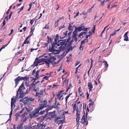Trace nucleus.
Wrapping results in <instances>:
<instances>
[{
	"label": "nucleus",
	"mask_w": 129,
	"mask_h": 129,
	"mask_svg": "<svg viewBox=\"0 0 129 129\" xmlns=\"http://www.w3.org/2000/svg\"><path fill=\"white\" fill-rule=\"evenodd\" d=\"M25 84V85L24 86V83H23L19 86L17 92L16 98L18 97L19 92L20 94L19 97L20 98H23L26 94L28 93L30 91L31 88V86L26 83Z\"/></svg>",
	"instance_id": "nucleus-1"
},
{
	"label": "nucleus",
	"mask_w": 129,
	"mask_h": 129,
	"mask_svg": "<svg viewBox=\"0 0 129 129\" xmlns=\"http://www.w3.org/2000/svg\"><path fill=\"white\" fill-rule=\"evenodd\" d=\"M70 39H64L62 40H60L58 41L57 44H55V46H57V48L56 49H57L59 52L58 53L60 52V51L61 50H63L66 46L68 43Z\"/></svg>",
	"instance_id": "nucleus-2"
},
{
	"label": "nucleus",
	"mask_w": 129,
	"mask_h": 129,
	"mask_svg": "<svg viewBox=\"0 0 129 129\" xmlns=\"http://www.w3.org/2000/svg\"><path fill=\"white\" fill-rule=\"evenodd\" d=\"M58 39L55 38H54V42L53 43H52V47H51V46L49 47V50L50 52L53 53L54 54H57L58 52H59V51L57 49H56L57 48V46H55V44H57L58 42L57 43V41Z\"/></svg>",
	"instance_id": "nucleus-3"
},
{
	"label": "nucleus",
	"mask_w": 129,
	"mask_h": 129,
	"mask_svg": "<svg viewBox=\"0 0 129 129\" xmlns=\"http://www.w3.org/2000/svg\"><path fill=\"white\" fill-rule=\"evenodd\" d=\"M72 106L73 108V112H74L75 110L76 111L77 114L76 116L77 117L76 118V122H79V121L80 119V112L79 110L78 107H76V104H72Z\"/></svg>",
	"instance_id": "nucleus-4"
},
{
	"label": "nucleus",
	"mask_w": 129,
	"mask_h": 129,
	"mask_svg": "<svg viewBox=\"0 0 129 129\" xmlns=\"http://www.w3.org/2000/svg\"><path fill=\"white\" fill-rule=\"evenodd\" d=\"M34 100V99L30 98H28V97H26L23 99L21 101L20 100V101H22L23 104L24 105H29L31 103V102L33 101Z\"/></svg>",
	"instance_id": "nucleus-5"
},
{
	"label": "nucleus",
	"mask_w": 129,
	"mask_h": 129,
	"mask_svg": "<svg viewBox=\"0 0 129 129\" xmlns=\"http://www.w3.org/2000/svg\"><path fill=\"white\" fill-rule=\"evenodd\" d=\"M48 103V100L47 99H45L44 100H41L39 103L40 108L43 109L49 106Z\"/></svg>",
	"instance_id": "nucleus-6"
},
{
	"label": "nucleus",
	"mask_w": 129,
	"mask_h": 129,
	"mask_svg": "<svg viewBox=\"0 0 129 129\" xmlns=\"http://www.w3.org/2000/svg\"><path fill=\"white\" fill-rule=\"evenodd\" d=\"M43 89L38 91L36 93V97L38 99V101L40 100L41 97L43 95Z\"/></svg>",
	"instance_id": "nucleus-7"
},
{
	"label": "nucleus",
	"mask_w": 129,
	"mask_h": 129,
	"mask_svg": "<svg viewBox=\"0 0 129 129\" xmlns=\"http://www.w3.org/2000/svg\"><path fill=\"white\" fill-rule=\"evenodd\" d=\"M63 91L60 90L56 93V96L57 97V98L56 97V98L59 100H62L63 99V98L62 97L63 95L62 93Z\"/></svg>",
	"instance_id": "nucleus-8"
},
{
	"label": "nucleus",
	"mask_w": 129,
	"mask_h": 129,
	"mask_svg": "<svg viewBox=\"0 0 129 129\" xmlns=\"http://www.w3.org/2000/svg\"><path fill=\"white\" fill-rule=\"evenodd\" d=\"M55 104L54 106L53 105L52 106L50 107L49 108H47L45 110L42 111H41V112H40V114L41 115L42 114H43L45 112H46L47 113L49 110H51L53 108H55V105L56 103V98H55Z\"/></svg>",
	"instance_id": "nucleus-9"
},
{
	"label": "nucleus",
	"mask_w": 129,
	"mask_h": 129,
	"mask_svg": "<svg viewBox=\"0 0 129 129\" xmlns=\"http://www.w3.org/2000/svg\"><path fill=\"white\" fill-rule=\"evenodd\" d=\"M50 61V63H52V64L53 63L54 64H56L58 63L60 61L59 59L56 62L55 61L56 60V58L52 56L50 57V58L48 59Z\"/></svg>",
	"instance_id": "nucleus-10"
},
{
	"label": "nucleus",
	"mask_w": 129,
	"mask_h": 129,
	"mask_svg": "<svg viewBox=\"0 0 129 129\" xmlns=\"http://www.w3.org/2000/svg\"><path fill=\"white\" fill-rule=\"evenodd\" d=\"M25 109V110L23 114L21 116L22 117H24L26 115H27V114L28 112L30 111V107H28V108L25 107L24 108Z\"/></svg>",
	"instance_id": "nucleus-11"
},
{
	"label": "nucleus",
	"mask_w": 129,
	"mask_h": 129,
	"mask_svg": "<svg viewBox=\"0 0 129 129\" xmlns=\"http://www.w3.org/2000/svg\"><path fill=\"white\" fill-rule=\"evenodd\" d=\"M87 116H85L84 115H83L82 117V118L81 119V121H80V122L84 124L85 123H86V125H87L88 124V122L87 119Z\"/></svg>",
	"instance_id": "nucleus-12"
},
{
	"label": "nucleus",
	"mask_w": 129,
	"mask_h": 129,
	"mask_svg": "<svg viewBox=\"0 0 129 129\" xmlns=\"http://www.w3.org/2000/svg\"><path fill=\"white\" fill-rule=\"evenodd\" d=\"M16 96L15 97V98L13 97V98H12L11 99V107H13L15 106V103L16 102V100L17 99V98H16Z\"/></svg>",
	"instance_id": "nucleus-13"
},
{
	"label": "nucleus",
	"mask_w": 129,
	"mask_h": 129,
	"mask_svg": "<svg viewBox=\"0 0 129 129\" xmlns=\"http://www.w3.org/2000/svg\"><path fill=\"white\" fill-rule=\"evenodd\" d=\"M85 41L86 42H88V40L86 39H85L81 41V45L79 48V49L80 50H83V44L85 43Z\"/></svg>",
	"instance_id": "nucleus-14"
},
{
	"label": "nucleus",
	"mask_w": 129,
	"mask_h": 129,
	"mask_svg": "<svg viewBox=\"0 0 129 129\" xmlns=\"http://www.w3.org/2000/svg\"><path fill=\"white\" fill-rule=\"evenodd\" d=\"M29 114L31 118L36 117L39 115L34 111L30 112Z\"/></svg>",
	"instance_id": "nucleus-15"
},
{
	"label": "nucleus",
	"mask_w": 129,
	"mask_h": 129,
	"mask_svg": "<svg viewBox=\"0 0 129 129\" xmlns=\"http://www.w3.org/2000/svg\"><path fill=\"white\" fill-rule=\"evenodd\" d=\"M14 80L15 81V87L18 84L19 81L21 80V79L20 76H18L14 79Z\"/></svg>",
	"instance_id": "nucleus-16"
},
{
	"label": "nucleus",
	"mask_w": 129,
	"mask_h": 129,
	"mask_svg": "<svg viewBox=\"0 0 129 129\" xmlns=\"http://www.w3.org/2000/svg\"><path fill=\"white\" fill-rule=\"evenodd\" d=\"M51 73H47L46 74V76H44L43 78V79H45L46 80H48L49 78L51 76Z\"/></svg>",
	"instance_id": "nucleus-17"
},
{
	"label": "nucleus",
	"mask_w": 129,
	"mask_h": 129,
	"mask_svg": "<svg viewBox=\"0 0 129 129\" xmlns=\"http://www.w3.org/2000/svg\"><path fill=\"white\" fill-rule=\"evenodd\" d=\"M50 113V115L49 116H50V118H55V117L56 116L55 114V111H54L51 112Z\"/></svg>",
	"instance_id": "nucleus-18"
},
{
	"label": "nucleus",
	"mask_w": 129,
	"mask_h": 129,
	"mask_svg": "<svg viewBox=\"0 0 129 129\" xmlns=\"http://www.w3.org/2000/svg\"><path fill=\"white\" fill-rule=\"evenodd\" d=\"M88 86L89 87L88 89L89 91H91L92 89L93 88V85L90 82H88Z\"/></svg>",
	"instance_id": "nucleus-19"
},
{
	"label": "nucleus",
	"mask_w": 129,
	"mask_h": 129,
	"mask_svg": "<svg viewBox=\"0 0 129 129\" xmlns=\"http://www.w3.org/2000/svg\"><path fill=\"white\" fill-rule=\"evenodd\" d=\"M83 29H84L83 26H80L78 27H75V30H77V31H80L82 30H83Z\"/></svg>",
	"instance_id": "nucleus-20"
},
{
	"label": "nucleus",
	"mask_w": 129,
	"mask_h": 129,
	"mask_svg": "<svg viewBox=\"0 0 129 129\" xmlns=\"http://www.w3.org/2000/svg\"><path fill=\"white\" fill-rule=\"evenodd\" d=\"M44 60L43 61L46 64L48 68L49 67V64L50 63V61L48 59H43Z\"/></svg>",
	"instance_id": "nucleus-21"
},
{
	"label": "nucleus",
	"mask_w": 129,
	"mask_h": 129,
	"mask_svg": "<svg viewBox=\"0 0 129 129\" xmlns=\"http://www.w3.org/2000/svg\"><path fill=\"white\" fill-rule=\"evenodd\" d=\"M21 80H24L26 81H27L28 80V78L29 77L28 76H25L24 77H22L20 76Z\"/></svg>",
	"instance_id": "nucleus-22"
},
{
	"label": "nucleus",
	"mask_w": 129,
	"mask_h": 129,
	"mask_svg": "<svg viewBox=\"0 0 129 129\" xmlns=\"http://www.w3.org/2000/svg\"><path fill=\"white\" fill-rule=\"evenodd\" d=\"M31 87L33 89V91H35L36 92V93L38 91H39V89H38L36 87L35 85H31Z\"/></svg>",
	"instance_id": "nucleus-23"
},
{
	"label": "nucleus",
	"mask_w": 129,
	"mask_h": 129,
	"mask_svg": "<svg viewBox=\"0 0 129 129\" xmlns=\"http://www.w3.org/2000/svg\"><path fill=\"white\" fill-rule=\"evenodd\" d=\"M45 127V126L43 124H39L38 126V129H44Z\"/></svg>",
	"instance_id": "nucleus-24"
},
{
	"label": "nucleus",
	"mask_w": 129,
	"mask_h": 129,
	"mask_svg": "<svg viewBox=\"0 0 129 129\" xmlns=\"http://www.w3.org/2000/svg\"><path fill=\"white\" fill-rule=\"evenodd\" d=\"M42 109H41L39 107H38V108H37L36 109L35 111H34L35 113H36L38 115H39V111L40 110H42Z\"/></svg>",
	"instance_id": "nucleus-25"
},
{
	"label": "nucleus",
	"mask_w": 129,
	"mask_h": 129,
	"mask_svg": "<svg viewBox=\"0 0 129 129\" xmlns=\"http://www.w3.org/2000/svg\"><path fill=\"white\" fill-rule=\"evenodd\" d=\"M77 30H75V31L73 32V34L72 35V38H74V37H76L77 35Z\"/></svg>",
	"instance_id": "nucleus-26"
},
{
	"label": "nucleus",
	"mask_w": 129,
	"mask_h": 129,
	"mask_svg": "<svg viewBox=\"0 0 129 129\" xmlns=\"http://www.w3.org/2000/svg\"><path fill=\"white\" fill-rule=\"evenodd\" d=\"M74 48V47H73L72 46L70 47H68V49L66 51V54L68 53L70 50H72Z\"/></svg>",
	"instance_id": "nucleus-27"
},
{
	"label": "nucleus",
	"mask_w": 129,
	"mask_h": 129,
	"mask_svg": "<svg viewBox=\"0 0 129 129\" xmlns=\"http://www.w3.org/2000/svg\"><path fill=\"white\" fill-rule=\"evenodd\" d=\"M14 107L13 108V107H12V108H11V112H10V118L8 119V121L6 122V123H7V122H8V121L9 120H10V121L11 120V116H12V115L13 110L14 109Z\"/></svg>",
	"instance_id": "nucleus-28"
},
{
	"label": "nucleus",
	"mask_w": 129,
	"mask_h": 129,
	"mask_svg": "<svg viewBox=\"0 0 129 129\" xmlns=\"http://www.w3.org/2000/svg\"><path fill=\"white\" fill-rule=\"evenodd\" d=\"M86 33V32H82L81 33H80L78 35V38L80 37L81 38V36H82V38L83 37V35H84V36L85 35V33Z\"/></svg>",
	"instance_id": "nucleus-29"
},
{
	"label": "nucleus",
	"mask_w": 129,
	"mask_h": 129,
	"mask_svg": "<svg viewBox=\"0 0 129 129\" xmlns=\"http://www.w3.org/2000/svg\"><path fill=\"white\" fill-rule=\"evenodd\" d=\"M99 62H102V63H105V68H106L108 67V64L107 63V62L105 60H104V61H99Z\"/></svg>",
	"instance_id": "nucleus-30"
},
{
	"label": "nucleus",
	"mask_w": 129,
	"mask_h": 129,
	"mask_svg": "<svg viewBox=\"0 0 129 129\" xmlns=\"http://www.w3.org/2000/svg\"><path fill=\"white\" fill-rule=\"evenodd\" d=\"M73 27L71 26V24H70L68 27V29L70 31L72 32Z\"/></svg>",
	"instance_id": "nucleus-31"
},
{
	"label": "nucleus",
	"mask_w": 129,
	"mask_h": 129,
	"mask_svg": "<svg viewBox=\"0 0 129 129\" xmlns=\"http://www.w3.org/2000/svg\"><path fill=\"white\" fill-rule=\"evenodd\" d=\"M47 38L48 39L47 42L48 43H50L52 42V40L51 38H50L49 36H47Z\"/></svg>",
	"instance_id": "nucleus-32"
},
{
	"label": "nucleus",
	"mask_w": 129,
	"mask_h": 129,
	"mask_svg": "<svg viewBox=\"0 0 129 129\" xmlns=\"http://www.w3.org/2000/svg\"><path fill=\"white\" fill-rule=\"evenodd\" d=\"M72 94V93H70L69 94L68 96H67L66 98H65V99H66V104H67V101L68 99L69 98V96L71 95Z\"/></svg>",
	"instance_id": "nucleus-33"
},
{
	"label": "nucleus",
	"mask_w": 129,
	"mask_h": 129,
	"mask_svg": "<svg viewBox=\"0 0 129 129\" xmlns=\"http://www.w3.org/2000/svg\"><path fill=\"white\" fill-rule=\"evenodd\" d=\"M62 117L61 116H58L57 117H56L55 118V119L54 121L55 122H56L57 120L58 119L61 118Z\"/></svg>",
	"instance_id": "nucleus-34"
},
{
	"label": "nucleus",
	"mask_w": 129,
	"mask_h": 129,
	"mask_svg": "<svg viewBox=\"0 0 129 129\" xmlns=\"http://www.w3.org/2000/svg\"><path fill=\"white\" fill-rule=\"evenodd\" d=\"M22 124H20L17 126V129H22Z\"/></svg>",
	"instance_id": "nucleus-35"
},
{
	"label": "nucleus",
	"mask_w": 129,
	"mask_h": 129,
	"mask_svg": "<svg viewBox=\"0 0 129 129\" xmlns=\"http://www.w3.org/2000/svg\"><path fill=\"white\" fill-rule=\"evenodd\" d=\"M96 25V23H94L93 24V29L91 31L92 32H94V31L95 29V25Z\"/></svg>",
	"instance_id": "nucleus-36"
},
{
	"label": "nucleus",
	"mask_w": 129,
	"mask_h": 129,
	"mask_svg": "<svg viewBox=\"0 0 129 129\" xmlns=\"http://www.w3.org/2000/svg\"><path fill=\"white\" fill-rule=\"evenodd\" d=\"M69 43L68 44H67V45L66 46L67 47H70L72 45V43H71V42H68Z\"/></svg>",
	"instance_id": "nucleus-37"
},
{
	"label": "nucleus",
	"mask_w": 129,
	"mask_h": 129,
	"mask_svg": "<svg viewBox=\"0 0 129 129\" xmlns=\"http://www.w3.org/2000/svg\"><path fill=\"white\" fill-rule=\"evenodd\" d=\"M10 41L8 43V44L6 45H4L1 48V49L2 50V49H4L5 48V47H6V46H7L8 45V44L10 42Z\"/></svg>",
	"instance_id": "nucleus-38"
},
{
	"label": "nucleus",
	"mask_w": 129,
	"mask_h": 129,
	"mask_svg": "<svg viewBox=\"0 0 129 129\" xmlns=\"http://www.w3.org/2000/svg\"><path fill=\"white\" fill-rule=\"evenodd\" d=\"M22 50H20L19 51V52H17L15 54V55L16 56L18 55L19 54L22 53Z\"/></svg>",
	"instance_id": "nucleus-39"
},
{
	"label": "nucleus",
	"mask_w": 129,
	"mask_h": 129,
	"mask_svg": "<svg viewBox=\"0 0 129 129\" xmlns=\"http://www.w3.org/2000/svg\"><path fill=\"white\" fill-rule=\"evenodd\" d=\"M20 116V114L19 113H17L15 115L16 117H18Z\"/></svg>",
	"instance_id": "nucleus-40"
},
{
	"label": "nucleus",
	"mask_w": 129,
	"mask_h": 129,
	"mask_svg": "<svg viewBox=\"0 0 129 129\" xmlns=\"http://www.w3.org/2000/svg\"><path fill=\"white\" fill-rule=\"evenodd\" d=\"M35 60L38 63L41 62L42 61L40 59H39L37 58Z\"/></svg>",
	"instance_id": "nucleus-41"
},
{
	"label": "nucleus",
	"mask_w": 129,
	"mask_h": 129,
	"mask_svg": "<svg viewBox=\"0 0 129 129\" xmlns=\"http://www.w3.org/2000/svg\"><path fill=\"white\" fill-rule=\"evenodd\" d=\"M12 7V5L10 7L9 9L8 10V11L6 12V14L7 15H8L9 14V11H10V10L11 8Z\"/></svg>",
	"instance_id": "nucleus-42"
},
{
	"label": "nucleus",
	"mask_w": 129,
	"mask_h": 129,
	"mask_svg": "<svg viewBox=\"0 0 129 129\" xmlns=\"http://www.w3.org/2000/svg\"><path fill=\"white\" fill-rule=\"evenodd\" d=\"M38 62H37L36 61V60H35L34 62V66H37L38 64Z\"/></svg>",
	"instance_id": "nucleus-43"
},
{
	"label": "nucleus",
	"mask_w": 129,
	"mask_h": 129,
	"mask_svg": "<svg viewBox=\"0 0 129 129\" xmlns=\"http://www.w3.org/2000/svg\"><path fill=\"white\" fill-rule=\"evenodd\" d=\"M124 40L127 41L128 40V38L127 36H124Z\"/></svg>",
	"instance_id": "nucleus-44"
},
{
	"label": "nucleus",
	"mask_w": 129,
	"mask_h": 129,
	"mask_svg": "<svg viewBox=\"0 0 129 129\" xmlns=\"http://www.w3.org/2000/svg\"><path fill=\"white\" fill-rule=\"evenodd\" d=\"M39 73L36 72V75H35V77L36 78H38L39 77Z\"/></svg>",
	"instance_id": "nucleus-45"
},
{
	"label": "nucleus",
	"mask_w": 129,
	"mask_h": 129,
	"mask_svg": "<svg viewBox=\"0 0 129 129\" xmlns=\"http://www.w3.org/2000/svg\"><path fill=\"white\" fill-rule=\"evenodd\" d=\"M57 122H58L59 124L62 123L64 122L63 120H58Z\"/></svg>",
	"instance_id": "nucleus-46"
},
{
	"label": "nucleus",
	"mask_w": 129,
	"mask_h": 129,
	"mask_svg": "<svg viewBox=\"0 0 129 129\" xmlns=\"http://www.w3.org/2000/svg\"><path fill=\"white\" fill-rule=\"evenodd\" d=\"M65 27V26H64V24L62 26H60L59 28V30H61V29L64 28Z\"/></svg>",
	"instance_id": "nucleus-47"
},
{
	"label": "nucleus",
	"mask_w": 129,
	"mask_h": 129,
	"mask_svg": "<svg viewBox=\"0 0 129 129\" xmlns=\"http://www.w3.org/2000/svg\"><path fill=\"white\" fill-rule=\"evenodd\" d=\"M24 6L22 7L20 9H19V11L18 12V13H19L22 10H23V8H24Z\"/></svg>",
	"instance_id": "nucleus-48"
},
{
	"label": "nucleus",
	"mask_w": 129,
	"mask_h": 129,
	"mask_svg": "<svg viewBox=\"0 0 129 129\" xmlns=\"http://www.w3.org/2000/svg\"><path fill=\"white\" fill-rule=\"evenodd\" d=\"M89 108H88V107H87V109L86 110V115L87 116V114H88V113L89 112Z\"/></svg>",
	"instance_id": "nucleus-49"
},
{
	"label": "nucleus",
	"mask_w": 129,
	"mask_h": 129,
	"mask_svg": "<svg viewBox=\"0 0 129 129\" xmlns=\"http://www.w3.org/2000/svg\"><path fill=\"white\" fill-rule=\"evenodd\" d=\"M25 109L23 108L19 112V113L20 114L22 113L24 111H25Z\"/></svg>",
	"instance_id": "nucleus-50"
},
{
	"label": "nucleus",
	"mask_w": 129,
	"mask_h": 129,
	"mask_svg": "<svg viewBox=\"0 0 129 129\" xmlns=\"http://www.w3.org/2000/svg\"><path fill=\"white\" fill-rule=\"evenodd\" d=\"M52 101V99H50V100H49L48 101V102H49L48 104V105H50V104H51V103Z\"/></svg>",
	"instance_id": "nucleus-51"
},
{
	"label": "nucleus",
	"mask_w": 129,
	"mask_h": 129,
	"mask_svg": "<svg viewBox=\"0 0 129 129\" xmlns=\"http://www.w3.org/2000/svg\"><path fill=\"white\" fill-rule=\"evenodd\" d=\"M88 12V11L87 12H84L82 13V14L84 15H86L87 14V13Z\"/></svg>",
	"instance_id": "nucleus-52"
},
{
	"label": "nucleus",
	"mask_w": 129,
	"mask_h": 129,
	"mask_svg": "<svg viewBox=\"0 0 129 129\" xmlns=\"http://www.w3.org/2000/svg\"><path fill=\"white\" fill-rule=\"evenodd\" d=\"M62 65H61L59 68V69L58 70V71L59 72L62 69Z\"/></svg>",
	"instance_id": "nucleus-53"
},
{
	"label": "nucleus",
	"mask_w": 129,
	"mask_h": 129,
	"mask_svg": "<svg viewBox=\"0 0 129 129\" xmlns=\"http://www.w3.org/2000/svg\"><path fill=\"white\" fill-rule=\"evenodd\" d=\"M66 84L68 85V80H67L66 79H65L64 82Z\"/></svg>",
	"instance_id": "nucleus-54"
},
{
	"label": "nucleus",
	"mask_w": 129,
	"mask_h": 129,
	"mask_svg": "<svg viewBox=\"0 0 129 129\" xmlns=\"http://www.w3.org/2000/svg\"><path fill=\"white\" fill-rule=\"evenodd\" d=\"M105 2V1H103L101 2V5L102 6H103Z\"/></svg>",
	"instance_id": "nucleus-55"
},
{
	"label": "nucleus",
	"mask_w": 129,
	"mask_h": 129,
	"mask_svg": "<svg viewBox=\"0 0 129 129\" xmlns=\"http://www.w3.org/2000/svg\"><path fill=\"white\" fill-rule=\"evenodd\" d=\"M29 43V41H27L25 40H24V41L23 43L24 44H28Z\"/></svg>",
	"instance_id": "nucleus-56"
},
{
	"label": "nucleus",
	"mask_w": 129,
	"mask_h": 129,
	"mask_svg": "<svg viewBox=\"0 0 129 129\" xmlns=\"http://www.w3.org/2000/svg\"><path fill=\"white\" fill-rule=\"evenodd\" d=\"M58 23H57V22H56L55 21V24H54L55 26V27L57 26H58Z\"/></svg>",
	"instance_id": "nucleus-57"
},
{
	"label": "nucleus",
	"mask_w": 129,
	"mask_h": 129,
	"mask_svg": "<svg viewBox=\"0 0 129 129\" xmlns=\"http://www.w3.org/2000/svg\"><path fill=\"white\" fill-rule=\"evenodd\" d=\"M12 13H13V12H11L9 14V19H10L11 18V15H12Z\"/></svg>",
	"instance_id": "nucleus-58"
},
{
	"label": "nucleus",
	"mask_w": 129,
	"mask_h": 129,
	"mask_svg": "<svg viewBox=\"0 0 129 129\" xmlns=\"http://www.w3.org/2000/svg\"><path fill=\"white\" fill-rule=\"evenodd\" d=\"M6 22L5 20H4L3 22V25H5L6 24Z\"/></svg>",
	"instance_id": "nucleus-59"
},
{
	"label": "nucleus",
	"mask_w": 129,
	"mask_h": 129,
	"mask_svg": "<svg viewBox=\"0 0 129 129\" xmlns=\"http://www.w3.org/2000/svg\"><path fill=\"white\" fill-rule=\"evenodd\" d=\"M80 62L77 61L75 64V66H77L78 65L79 63Z\"/></svg>",
	"instance_id": "nucleus-60"
},
{
	"label": "nucleus",
	"mask_w": 129,
	"mask_h": 129,
	"mask_svg": "<svg viewBox=\"0 0 129 129\" xmlns=\"http://www.w3.org/2000/svg\"><path fill=\"white\" fill-rule=\"evenodd\" d=\"M78 91L79 93H81V87H80L78 88Z\"/></svg>",
	"instance_id": "nucleus-61"
},
{
	"label": "nucleus",
	"mask_w": 129,
	"mask_h": 129,
	"mask_svg": "<svg viewBox=\"0 0 129 129\" xmlns=\"http://www.w3.org/2000/svg\"><path fill=\"white\" fill-rule=\"evenodd\" d=\"M59 37L58 35L57 34V35H56L55 37V38L58 39L59 38Z\"/></svg>",
	"instance_id": "nucleus-62"
},
{
	"label": "nucleus",
	"mask_w": 129,
	"mask_h": 129,
	"mask_svg": "<svg viewBox=\"0 0 129 129\" xmlns=\"http://www.w3.org/2000/svg\"><path fill=\"white\" fill-rule=\"evenodd\" d=\"M67 31H66V32L64 33L63 34L64 35V37H65L67 35Z\"/></svg>",
	"instance_id": "nucleus-63"
},
{
	"label": "nucleus",
	"mask_w": 129,
	"mask_h": 129,
	"mask_svg": "<svg viewBox=\"0 0 129 129\" xmlns=\"http://www.w3.org/2000/svg\"><path fill=\"white\" fill-rule=\"evenodd\" d=\"M63 126V125L61 124L59 127V129H61Z\"/></svg>",
	"instance_id": "nucleus-64"
}]
</instances>
